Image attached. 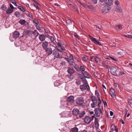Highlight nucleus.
<instances>
[{"label":"nucleus","instance_id":"57","mask_svg":"<svg viewBox=\"0 0 132 132\" xmlns=\"http://www.w3.org/2000/svg\"><path fill=\"white\" fill-rule=\"evenodd\" d=\"M125 37L128 38H130L132 39V35H125Z\"/></svg>","mask_w":132,"mask_h":132},{"label":"nucleus","instance_id":"28","mask_svg":"<svg viewBox=\"0 0 132 132\" xmlns=\"http://www.w3.org/2000/svg\"><path fill=\"white\" fill-rule=\"evenodd\" d=\"M85 111H82L80 112H79L78 115L80 118H81L85 116Z\"/></svg>","mask_w":132,"mask_h":132},{"label":"nucleus","instance_id":"1","mask_svg":"<svg viewBox=\"0 0 132 132\" xmlns=\"http://www.w3.org/2000/svg\"><path fill=\"white\" fill-rule=\"evenodd\" d=\"M57 46H56V49L59 51L62 52L65 50V47H66L64 43L62 41H59L57 43Z\"/></svg>","mask_w":132,"mask_h":132},{"label":"nucleus","instance_id":"44","mask_svg":"<svg viewBox=\"0 0 132 132\" xmlns=\"http://www.w3.org/2000/svg\"><path fill=\"white\" fill-rule=\"evenodd\" d=\"M80 67V71H82V73L84 72H85V69L84 67Z\"/></svg>","mask_w":132,"mask_h":132},{"label":"nucleus","instance_id":"54","mask_svg":"<svg viewBox=\"0 0 132 132\" xmlns=\"http://www.w3.org/2000/svg\"><path fill=\"white\" fill-rule=\"evenodd\" d=\"M94 113L93 111H91L90 112V114L93 115L92 116V120H93V118H94Z\"/></svg>","mask_w":132,"mask_h":132},{"label":"nucleus","instance_id":"38","mask_svg":"<svg viewBox=\"0 0 132 132\" xmlns=\"http://www.w3.org/2000/svg\"><path fill=\"white\" fill-rule=\"evenodd\" d=\"M122 26L120 24L117 25L116 26V29L118 30H121L122 29Z\"/></svg>","mask_w":132,"mask_h":132},{"label":"nucleus","instance_id":"46","mask_svg":"<svg viewBox=\"0 0 132 132\" xmlns=\"http://www.w3.org/2000/svg\"><path fill=\"white\" fill-rule=\"evenodd\" d=\"M35 27L36 28V29L38 31H40L41 30V28L40 26L38 25H36Z\"/></svg>","mask_w":132,"mask_h":132},{"label":"nucleus","instance_id":"43","mask_svg":"<svg viewBox=\"0 0 132 132\" xmlns=\"http://www.w3.org/2000/svg\"><path fill=\"white\" fill-rule=\"evenodd\" d=\"M73 8L78 13H79V11L78 10L77 7L76 5H74L73 6Z\"/></svg>","mask_w":132,"mask_h":132},{"label":"nucleus","instance_id":"6","mask_svg":"<svg viewBox=\"0 0 132 132\" xmlns=\"http://www.w3.org/2000/svg\"><path fill=\"white\" fill-rule=\"evenodd\" d=\"M111 9L110 7L108 6H105L104 7L102 10L101 12L105 14L109 12Z\"/></svg>","mask_w":132,"mask_h":132},{"label":"nucleus","instance_id":"63","mask_svg":"<svg viewBox=\"0 0 132 132\" xmlns=\"http://www.w3.org/2000/svg\"><path fill=\"white\" fill-rule=\"evenodd\" d=\"M110 115L111 116H112L113 115V112L112 111H110Z\"/></svg>","mask_w":132,"mask_h":132},{"label":"nucleus","instance_id":"9","mask_svg":"<svg viewBox=\"0 0 132 132\" xmlns=\"http://www.w3.org/2000/svg\"><path fill=\"white\" fill-rule=\"evenodd\" d=\"M23 33L24 34L32 38L33 36V31L29 30L24 31Z\"/></svg>","mask_w":132,"mask_h":132},{"label":"nucleus","instance_id":"29","mask_svg":"<svg viewBox=\"0 0 132 132\" xmlns=\"http://www.w3.org/2000/svg\"><path fill=\"white\" fill-rule=\"evenodd\" d=\"M80 88L82 92L84 91L86 89L85 86L84 84L80 85Z\"/></svg>","mask_w":132,"mask_h":132},{"label":"nucleus","instance_id":"7","mask_svg":"<svg viewBox=\"0 0 132 132\" xmlns=\"http://www.w3.org/2000/svg\"><path fill=\"white\" fill-rule=\"evenodd\" d=\"M95 94L96 96H97L98 99V104L97 106L100 108L101 106V101L100 100V97L99 96V94L98 92V91L95 90Z\"/></svg>","mask_w":132,"mask_h":132},{"label":"nucleus","instance_id":"31","mask_svg":"<svg viewBox=\"0 0 132 132\" xmlns=\"http://www.w3.org/2000/svg\"><path fill=\"white\" fill-rule=\"evenodd\" d=\"M18 8L23 12H26L25 9L22 6H18Z\"/></svg>","mask_w":132,"mask_h":132},{"label":"nucleus","instance_id":"11","mask_svg":"<svg viewBox=\"0 0 132 132\" xmlns=\"http://www.w3.org/2000/svg\"><path fill=\"white\" fill-rule=\"evenodd\" d=\"M48 55L51 54L53 52V51L50 47H48L44 49Z\"/></svg>","mask_w":132,"mask_h":132},{"label":"nucleus","instance_id":"3","mask_svg":"<svg viewBox=\"0 0 132 132\" xmlns=\"http://www.w3.org/2000/svg\"><path fill=\"white\" fill-rule=\"evenodd\" d=\"M91 99L93 102V103L91 104V107L92 108H95L96 106L97 103V99L95 96H91Z\"/></svg>","mask_w":132,"mask_h":132},{"label":"nucleus","instance_id":"60","mask_svg":"<svg viewBox=\"0 0 132 132\" xmlns=\"http://www.w3.org/2000/svg\"><path fill=\"white\" fill-rule=\"evenodd\" d=\"M81 79L83 81H85H85H86V82H87L86 81H85L86 79H85V77H81Z\"/></svg>","mask_w":132,"mask_h":132},{"label":"nucleus","instance_id":"2","mask_svg":"<svg viewBox=\"0 0 132 132\" xmlns=\"http://www.w3.org/2000/svg\"><path fill=\"white\" fill-rule=\"evenodd\" d=\"M75 102L78 105H82L84 102V98L82 96L78 97L76 100Z\"/></svg>","mask_w":132,"mask_h":132},{"label":"nucleus","instance_id":"37","mask_svg":"<svg viewBox=\"0 0 132 132\" xmlns=\"http://www.w3.org/2000/svg\"><path fill=\"white\" fill-rule=\"evenodd\" d=\"M94 59L97 62H99L100 60V59L99 58V57L97 56H95L94 57Z\"/></svg>","mask_w":132,"mask_h":132},{"label":"nucleus","instance_id":"14","mask_svg":"<svg viewBox=\"0 0 132 132\" xmlns=\"http://www.w3.org/2000/svg\"><path fill=\"white\" fill-rule=\"evenodd\" d=\"M46 37L50 40L51 43L53 44L54 43V41L55 40V36H52L47 34L46 36Z\"/></svg>","mask_w":132,"mask_h":132},{"label":"nucleus","instance_id":"5","mask_svg":"<svg viewBox=\"0 0 132 132\" xmlns=\"http://www.w3.org/2000/svg\"><path fill=\"white\" fill-rule=\"evenodd\" d=\"M119 69L118 67H111L110 71L112 74L117 75Z\"/></svg>","mask_w":132,"mask_h":132},{"label":"nucleus","instance_id":"12","mask_svg":"<svg viewBox=\"0 0 132 132\" xmlns=\"http://www.w3.org/2000/svg\"><path fill=\"white\" fill-rule=\"evenodd\" d=\"M88 116L85 117L84 119V122L87 124H89L90 123L91 121L92 120Z\"/></svg>","mask_w":132,"mask_h":132},{"label":"nucleus","instance_id":"64","mask_svg":"<svg viewBox=\"0 0 132 132\" xmlns=\"http://www.w3.org/2000/svg\"><path fill=\"white\" fill-rule=\"evenodd\" d=\"M82 132H90L89 131H87L85 130H84L83 131H82Z\"/></svg>","mask_w":132,"mask_h":132},{"label":"nucleus","instance_id":"49","mask_svg":"<svg viewBox=\"0 0 132 132\" xmlns=\"http://www.w3.org/2000/svg\"><path fill=\"white\" fill-rule=\"evenodd\" d=\"M82 58L83 60L85 61H86L88 59V57L87 56H83Z\"/></svg>","mask_w":132,"mask_h":132},{"label":"nucleus","instance_id":"40","mask_svg":"<svg viewBox=\"0 0 132 132\" xmlns=\"http://www.w3.org/2000/svg\"><path fill=\"white\" fill-rule=\"evenodd\" d=\"M15 15L17 17H20L21 16V15L18 12H16L15 13Z\"/></svg>","mask_w":132,"mask_h":132},{"label":"nucleus","instance_id":"47","mask_svg":"<svg viewBox=\"0 0 132 132\" xmlns=\"http://www.w3.org/2000/svg\"><path fill=\"white\" fill-rule=\"evenodd\" d=\"M66 23L69 24H71V21L70 19H68L66 20Z\"/></svg>","mask_w":132,"mask_h":132},{"label":"nucleus","instance_id":"17","mask_svg":"<svg viewBox=\"0 0 132 132\" xmlns=\"http://www.w3.org/2000/svg\"><path fill=\"white\" fill-rule=\"evenodd\" d=\"M53 54L56 58H60L61 57V55H60L59 53L56 50L53 53Z\"/></svg>","mask_w":132,"mask_h":132},{"label":"nucleus","instance_id":"35","mask_svg":"<svg viewBox=\"0 0 132 132\" xmlns=\"http://www.w3.org/2000/svg\"><path fill=\"white\" fill-rule=\"evenodd\" d=\"M39 5L38 3L36 1H35L33 3V5L37 9H39V8L38 7L37 5Z\"/></svg>","mask_w":132,"mask_h":132},{"label":"nucleus","instance_id":"61","mask_svg":"<svg viewBox=\"0 0 132 132\" xmlns=\"http://www.w3.org/2000/svg\"><path fill=\"white\" fill-rule=\"evenodd\" d=\"M95 4L97 3V0H91Z\"/></svg>","mask_w":132,"mask_h":132},{"label":"nucleus","instance_id":"36","mask_svg":"<svg viewBox=\"0 0 132 132\" xmlns=\"http://www.w3.org/2000/svg\"><path fill=\"white\" fill-rule=\"evenodd\" d=\"M25 14L31 18H32V15L30 12L26 11Z\"/></svg>","mask_w":132,"mask_h":132},{"label":"nucleus","instance_id":"39","mask_svg":"<svg viewBox=\"0 0 132 132\" xmlns=\"http://www.w3.org/2000/svg\"><path fill=\"white\" fill-rule=\"evenodd\" d=\"M128 102L130 106L132 108V100L131 99H129L128 100Z\"/></svg>","mask_w":132,"mask_h":132},{"label":"nucleus","instance_id":"45","mask_svg":"<svg viewBox=\"0 0 132 132\" xmlns=\"http://www.w3.org/2000/svg\"><path fill=\"white\" fill-rule=\"evenodd\" d=\"M11 3L14 4L15 6H17L18 5L17 4V3L14 0H11Z\"/></svg>","mask_w":132,"mask_h":132},{"label":"nucleus","instance_id":"26","mask_svg":"<svg viewBox=\"0 0 132 132\" xmlns=\"http://www.w3.org/2000/svg\"><path fill=\"white\" fill-rule=\"evenodd\" d=\"M65 59L68 61L70 65H73V63L72 61V60H70L69 58L68 57H66L65 58Z\"/></svg>","mask_w":132,"mask_h":132},{"label":"nucleus","instance_id":"48","mask_svg":"<svg viewBox=\"0 0 132 132\" xmlns=\"http://www.w3.org/2000/svg\"><path fill=\"white\" fill-rule=\"evenodd\" d=\"M109 58H110L112 60L114 61H118V60L116 58H115L114 57H113L110 56H109Z\"/></svg>","mask_w":132,"mask_h":132},{"label":"nucleus","instance_id":"19","mask_svg":"<svg viewBox=\"0 0 132 132\" xmlns=\"http://www.w3.org/2000/svg\"><path fill=\"white\" fill-rule=\"evenodd\" d=\"M113 0H105L104 2L107 5L110 6L112 4Z\"/></svg>","mask_w":132,"mask_h":132},{"label":"nucleus","instance_id":"55","mask_svg":"<svg viewBox=\"0 0 132 132\" xmlns=\"http://www.w3.org/2000/svg\"><path fill=\"white\" fill-rule=\"evenodd\" d=\"M125 74V73L123 72V71H119V76H122L123 75H124Z\"/></svg>","mask_w":132,"mask_h":132},{"label":"nucleus","instance_id":"51","mask_svg":"<svg viewBox=\"0 0 132 132\" xmlns=\"http://www.w3.org/2000/svg\"><path fill=\"white\" fill-rule=\"evenodd\" d=\"M114 3L117 6H118L119 5V2L117 0L115 1Z\"/></svg>","mask_w":132,"mask_h":132},{"label":"nucleus","instance_id":"20","mask_svg":"<svg viewBox=\"0 0 132 132\" xmlns=\"http://www.w3.org/2000/svg\"><path fill=\"white\" fill-rule=\"evenodd\" d=\"M82 73L85 78H90L91 76L89 75L86 71H85V72H84Z\"/></svg>","mask_w":132,"mask_h":132},{"label":"nucleus","instance_id":"56","mask_svg":"<svg viewBox=\"0 0 132 132\" xmlns=\"http://www.w3.org/2000/svg\"><path fill=\"white\" fill-rule=\"evenodd\" d=\"M34 22L35 23L36 25H38L39 23V22L38 20H36L35 19L34 20Z\"/></svg>","mask_w":132,"mask_h":132},{"label":"nucleus","instance_id":"58","mask_svg":"<svg viewBox=\"0 0 132 132\" xmlns=\"http://www.w3.org/2000/svg\"><path fill=\"white\" fill-rule=\"evenodd\" d=\"M10 7L9 8L13 10L14 9H15V8L14 7L13 5L11 4H10Z\"/></svg>","mask_w":132,"mask_h":132},{"label":"nucleus","instance_id":"50","mask_svg":"<svg viewBox=\"0 0 132 132\" xmlns=\"http://www.w3.org/2000/svg\"><path fill=\"white\" fill-rule=\"evenodd\" d=\"M75 68V69L76 70L78 71H80V67H74Z\"/></svg>","mask_w":132,"mask_h":132},{"label":"nucleus","instance_id":"22","mask_svg":"<svg viewBox=\"0 0 132 132\" xmlns=\"http://www.w3.org/2000/svg\"><path fill=\"white\" fill-rule=\"evenodd\" d=\"M67 71L69 73L71 74H73L75 72V70L73 69L69 68H68Z\"/></svg>","mask_w":132,"mask_h":132},{"label":"nucleus","instance_id":"42","mask_svg":"<svg viewBox=\"0 0 132 132\" xmlns=\"http://www.w3.org/2000/svg\"><path fill=\"white\" fill-rule=\"evenodd\" d=\"M84 84H85L86 85V87L87 88V91H89L90 90V87L89 85L87 84V83L86 81L84 82Z\"/></svg>","mask_w":132,"mask_h":132},{"label":"nucleus","instance_id":"24","mask_svg":"<svg viewBox=\"0 0 132 132\" xmlns=\"http://www.w3.org/2000/svg\"><path fill=\"white\" fill-rule=\"evenodd\" d=\"M13 11V10L9 8L6 11V13L8 14L12 13Z\"/></svg>","mask_w":132,"mask_h":132},{"label":"nucleus","instance_id":"4","mask_svg":"<svg viewBox=\"0 0 132 132\" xmlns=\"http://www.w3.org/2000/svg\"><path fill=\"white\" fill-rule=\"evenodd\" d=\"M96 108L95 109L94 112L96 116L97 117H100L101 114H102L101 109L100 108Z\"/></svg>","mask_w":132,"mask_h":132},{"label":"nucleus","instance_id":"27","mask_svg":"<svg viewBox=\"0 0 132 132\" xmlns=\"http://www.w3.org/2000/svg\"><path fill=\"white\" fill-rule=\"evenodd\" d=\"M33 34L34 35V36L35 37V38H36L39 35L38 32L36 30H35L33 31Z\"/></svg>","mask_w":132,"mask_h":132},{"label":"nucleus","instance_id":"16","mask_svg":"<svg viewBox=\"0 0 132 132\" xmlns=\"http://www.w3.org/2000/svg\"><path fill=\"white\" fill-rule=\"evenodd\" d=\"M48 42L45 41L42 43V47L44 50L45 48L48 47Z\"/></svg>","mask_w":132,"mask_h":132},{"label":"nucleus","instance_id":"52","mask_svg":"<svg viewBox=\"0 0 132 132\" xmlns=\"http://www.w3.org/2000/svg\"><path fill=\"white\" fill-rule=\"evenodd\" d=\"M7 7H6V6L5 5H3L2 7V10H5Z\"/></svg>","mask_w":132,"mask_h":132},{"label":"nucleus","instance_id":"21","mask_svg":"<svg viewBox=\"0 0 132 132\" xmlns=\"http://www.w3.org/2000/svg\"><path fill=\"white\" fill-rule=\"evenodd\" d=\"M67 113L68 112L67 111L62 112L61 113V117H67L68 115Z\"/></svg>","mask_w":132,"mask_h":132},{"label":"nucleus","instance_id":"59","mask_svg":"<svg viewBox=\"0 0 132 132\" xmlns=\"http://www.w3.org/2000/svg\"><path fill=\"white\" fill-rule=\"evenodd\" d=\"M74 36L75 37L77 38L78 39H79V36L76 33H75L74 34Z\"/></svg>","mask_w":132,"mask_h":132},{"label":"nucleus","instance_id":"25","mask_svg":"<svg viewBox=\"0 0 132 132\" xmlns=\"http://www.w3.org/2000/svg\"><path fill=\"white\" fill-rule=\"evenodd\" d=\"M19 32L18 31H15L14 32L13 37L15 38H17L19 37Z\"/></svg>","mask_w":132,"mask_h":132},{"label":"nucleus","instance_id":"53","mask_svg":"<svg viewBox=\"0 0 132 132\" xmlns=\"http://www.w3.org/2000/svg\"><path fill=\"white\" fill-rule=\"evenodd\" d=\"M76 83L78 85H79L81 84V82L80 80H76Z\"/></svg>","mask_w":132,"mask_h":132},{"label":"nucleus","instance_id":"23","mask_svg":"<svg viewBox=\"0 0 132 132\" xmlns=\"http://www.w3.org/2000/svg\"><path fill=\"white\" fill-rule=\"evenodd\" d=\"M98 120L96 118H95V127L96 129H97L99 126V123L98 122Z\"/></svg>","mask_w":132,"mask_h":132},{"label":"nucleus","instance_id":"8","mask_svg":"<svg viewBox=\"0 0 132 132\" xmlns=\"http://www.w3.org/2000/svg\"><path fill=\"white\" fill-rule=\"evenodd\" d=\"M89 36L91 40L96 45H98L100 46L102 45L101 43L99 42L98 41L96 38H94L90 35H89Z\"/></svg>","mask_w":132,"mask_h":132},{"label":"nucleus","instance_id":"10","mask_svg":"<svg viewBox=\"0 0 132 132\" xmlns=\"http://www.w3.org/2000/svg\"><path fill=\"white\" fill-rule=\"evenodd\" d=\"M74 98L73 96H71L67 98V101L68 103L72 104L74 102Z\"/></svg>","mask_w":132,"mask_h":132},{"label":"nucleus","instance_id":"30","mask_svg":"<svg viewBox=\"0 0 132 132\" xmlns=\"http://www.w3.org/2000/svg\"><path fill=\"white\" fill-rule=\"evenodd\" d=\"M116 11L119 12L121 13L122 12V10L121 8L118 6H117L116 9Z\"/></svg>","mask_w":132,"mask_h":132},{"label":"nucleus","instance_id":"33","mask_svg":"<svg viewBox=\"0 0 132 132\" xmlns=\"http://www.w3.org/2000/svg\"><path fill=\"white\" fill-rule=\"evenodd\" d=\"M92 11H93L95 10L94 7L92 5H89L87 6Z\"/></svg>","mask_w":132,"mask_h":132},{"label":"nucleus","instance_id":"62","mask_svg":"<svg viewBox=\"0 0 132 132\" xmlns=\"http://www.w3.org/2000/svg\"><path fill=\"white\" fill-rule=\"evenodd\" d=\"M69 57L70 58V60H73V57L72 55H70Z\"/></svg>","mask_w":132,"mask_h":132},{"label":"nucleus","instance_id":"13","mask_svg":"<svg viewBox=\"0 0 132 132\" xmlns=\"http://www.w3.org/2000/svg\"><path fill=\"white\" fill-rule=\"evenodd\" d=\"M110 95L113 98L115 97L116 94L115 93V91L114 89L113 88H111L110 90Z\"/></svg>","mask_w":132,"mask_h":132},{"label":"nucleus","instance_id":"34","mask_svg":"<svg viewBox=\"0 0 132 132\" xmlns=\"http://www.w3.org/2000/svg\"><path fill=\"white\" fill-rule=\"evenodd\" d=\"M19 22L21 24L23 25L25 24L26 21L24 20L20 19L19 21Z\"/></svg>","mask_w":132,"mask_h":132},{"label":"nucleus","instance_id":"41","mask_svg":"<svg viewBox=\"0 0 132 132\" xmlns=\"http://www.w3.org/2000/svg\"><path fill=\"white\" fill-rule=\"evenodd\" d=\"M116 128H117V126L113 125H112L111 127V129L113 131L115 130Z\"/></svg>","mask_w":132,"mask_h":132},{"label":"nucleus","instance_id":"32","mask_svg":"<svg viewBox=\"0 0 132 132\" xmlns=\"http://www.w3.org/2000/svg\"><path fill=\"white\" fill-rule=\"evenodd\" d=\"M78 130V128L76 127H75L72 128L70 131L72 132H77Z\"/></svg>","mask_w":132,"mask_h":132},{"label":"nucleus","instance_id":"18","mask_svg":"<svg viewBox=\"0 0 132 132\" xmlns=\"http://www.w3.org/2000/svg\"><path fill=\"white\" fill-rule=\"evenodd\" d=\"M39 38L40 41H44L45 40V36L44 34L40 35L39 36Z\"/></svg>","mask_w":132,"mask_h":132},{"label":"nucleus","instance_id":"15","mask_svg":"<svg viewBox=\"0 0 132 132\" xmlns=\"http://www.w3.org/2000/svg\"><path fill=\"white\" fill-rule=\"evenodd\" d=\"M79 112V111L78 109L75 108L73 110L72 113L73 115L77 116L78 115Z\"/></svg>","mask_w":132,"mask_h":132}]
</instances>
